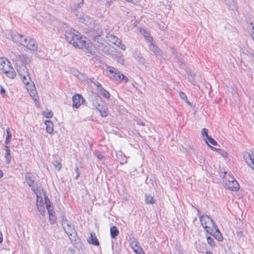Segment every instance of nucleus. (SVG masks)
<instances>
[{
    "label": "nucleus",
    "mask_w": 254,
    "mask_h": 254,
    "mask_svg": "<svg viewBox=\"0 0 254 254\" xmlns=\"http://www.w3.org/2000/svg\"><path fill=\"white\" fill-rule=\"evenodd\" d=\"M64 36L66 41L74 47L79 49H87L88 47L86 41L83 39L80 34L76 30L71 28L68 29L65 31Z\"/></svg>",
    "instance_id": "obj_1"
},
{
    "label": "nucleus",
    "mask_w": 254,
    "mask_h": 254,
    "mask_svg": "<svg viewBox=\"0 0 254 254\" xmlns=\"http://www.w3.org/2000/svg\"><path fill=\"white\" fill-rule=\"evenodd\" d=\"M83 3V1L82 0L80 2L78 3L77 5H74L73 7H72V9L74 14L76 15L77 18L81 20V21L85 24L87 26H88V29L92 27L93 24L96 22L94 20L91 18L87 15L84 14V13L79 12L77 10L76 8L77 7L80 6V4H82Z\"/></svg>",
    "instance_id": "obj_2"
},
{
    "label": "nucleus",
    "mask_w": 254,
    "mask_h": 254,
    "mask_svg": "<svg viewBox=\"0 0 254 254\" xmlns=\"http://www.w3.org/2000/svg\"><path fill=\"white\" fill-rule=\"evenodd\" d=\"M62 225L71 241H75L76 233L75 231L74 226L71 225L70 222L67 219L64 215L62 216Z\"/></svg>",
    "instance_id": "obj_3"
},
{
    "label": "nucleus",
    "mask_w": 254,
    "mask_h": 254,
    "mask_svg": "<svg viewBox=\"0 0 254 254\" xmlns=\"http://www.w3.org/2000/svg\"><path fill=\"white\" fill-rule=\"evenodd\" d=\"M199 219L201 226L205 229L206 231L209 234H212V232L214 231V228L216 227V225L213 220L207 215L201 216L200 217Z\"/></svg>",
    "instance_id": "obj_4"
},
{
    "label": "nucleus",
    "mask_w": 254,
    "mask_h": 254,
    "mask_svg": "<svg viewBox=\"0 0 254 254\" xmlns=\"http://www.w3.org/2000/svg\"><path fill=\"white\" fill-rule=\"evenodd\" d=\"M88 30L89 34L93 38L100 37L103 34L101 27L99 24H97L96 22L92 27L89 28Z\"/></svg>",
    "instance_id": "obj_5"
},
{
    "label": "nucleus",
    "mask_w": 254,
    "mask_h": 254,
    "mask_svg": "<svg viewBox=\"0 0 254 254\" xmlns=\"http://www.w3.org/2000/svg\"><path fill=\"white\" fill-rule=\"evenodd\" d=\"M224 181L226 182V185L227 188L232 190L236 191L239 189V185L236 180L231 176L229 178H225Z\"/></svg>",
    "instance_id": "obj_6"
},
{
    "label": "nucleus",
    "mask_w": 254,
    "mask_h": 254,
    "mask_svg": "<svg viewBox=\"0 0 254 254\" xmlns=\"http://www.w3.org/2000/svg\"><path fill=\"white\" fill-rule=\"evenodd\" d=\"M84 99L83 97L79 94L74 95L72 97V107L75 108H78L81 104L83 102Z\"/></svg>",
    "instance_id": "obj_7"
},
{
    "label": "nucleus",
    "mask_w": 254,
    "mask_h": 254,
    "mask_svg": "<svg viewBox=\"0 0 254 254\" xmlns=\"http://www.w3.org/2000/svg\"><path fill=\"white\" fill-rule=\"evenodd\" d=\"M152 37H150L148 39V41L149 42H151L149 45V50L152 51L156 56H162V52L161 50L157 46H156L152 42Z\"/></svg>",
    "instance_id": "obj_8"
},
{
    "label": "nucleus",
    "mask_w": 254,
    "mask_h": 254,
    "mask_svg": "<svg viewBox=\"0 0 254 254\" xmlns=\"http://www.w3.org/2000/svg\"><path fill=\"white\" fill-rule=\"evenodd\" d=\"M23 71V73H21V71H19V74L20 75L23 83L25 84H28L29 81L30 80L27 69L25 66H24L22 68Z\"/></svg>",
    "instance_id": "obj_9"
},
{
    "label": "nucleus",
    "mask_w": 254,
    "mask_h": 254,
    "mask_svg": "<svg viewBox=\"0 0 254 254\" xmlns=\"http://www.w3.org/2000/svg\"><path fill=\"white\" fill-rule=\"evenodd\" d=\"M26 180L28 186L31 188V190L34 192L35 194H37V191L38 190L35 188L34 181L31 177V174L27 173L25 175Z\"/></svg>",
    "instance_id": "obj_10"
},
{
    "label": "nucleus",
    "mask_w": 254,
    "mask_h": 254,
    "mask_svg": "<svg viewBox=\"0 0 254 254\" xmlns=\"http://www.w3.org/2000/svg\"><path fill=\"white\" fill-rule=\"evenodd\" d=\"M24 46L30 51H36L38 48V44L35 40L30 38V39H29L28 44H24Z\"/></svg>",
    "instance_id": "obj_11"
},
{
    "label": "nucleus",
    "mask_w": 254,
    "mask_h": 254,
    "mask_svg": "<svg viewBox=\"0 0 254 254\" xmlns=\"http://www.w3.org/2000/svg\"><path fill=\"white\" fill-rule=\"evenodd\" d=\"M11 65L10 62L6 59L0 58V70L4 71L5 70L9 69Z\"/></svg>",
    "instance_id": "obj_12"
},
{
    "label": "nucleus",
    "mask_w": 254,
    "mask_h": 254,
    "mask_svg": "<svg viewBox=\"0 0 254 254\" xmlns=\"http://www.w3.org/2000/svg\"><path fill=\"white\" fill-rule=\"evenodd\" d=\"M92 102L93 106L97 109L101 107L104 104L102 98L98 95H96L94 96L93 99H92Z\"/></svg>",
    "instance_id": "obj_13"
},
{
    "label": "nucleus",
    "mask_w": 254,
    "mask_h": 254,
    "mask_svg": "<svg viewBox=\"0 0 254 254\" xmlns=\"http://www.w3.org/2000/svg\"><path fill=\"white\" fill-rule=\"evenodd\" d=\"M24 38H25V37L23 36V35L20 34H18L17 33H13V34L11 35L12 40L14 42L16 43H19L21 45L22 43Z\"/></svg>",
    "instance_id": "obj_14"
},
{
    "label": "nucleus",
    "mask_w": 254,
    "mask_h": 254,
    "mask_svg": "<svg viewBox=\"0 0 254 254\" xmlns=\"http://www.w3.org/2000/svg\"><path fill=\"white\" fill-rule=\"evenodd\" d=\"M133 58L137 61V62L142 65H144L145 63V59L142 57L141 53L136 51L133 54Z\"/></svg>",
    "instance_id": "obj_15"
},
{
    "label": "nucleus",
    "mask_w": 254,
    "mask_h": 254,
    "mask_svg": "<svg viewBox=\"0 0 254 254\" xmlns=\"http://www.w3.org/2000/svg\"><path fill=\"white\" fill-rule=\"evenodd\" d=\"M211 235L214 236L215 238L218 241L221 242L223 241V238L221 233L219 230L216 226V228H214V231L212 232V234H210Z\"/></svg>",
    "instance_id": "obj_16"
},
{
    "label": "nucleus",
    "mask_w": 254,
    "mask_h": 254,
    "mask_svg": "<svg viewBox=\"0 0 254 254\" xmlns=\"http://www.w3.org/2000/svg\"><path fill=\"white\" fill-rule=\"evenodd\" d=\"M88 241L89 243L94 246H98L99 245V242L94 232H92L90 233V237L88 239Z\"/></svg>",
    "instance_id": "obj_17"
},
{
    "label": "nucleus",
    "mask_w": 254,
    "mask_h": 254,
    "mask_svg": "<svg viewBox=\"0 0 254 254\" xmlns=\"http://www.w3.org/2000/svg\"><path fill=\"white\" fill-rule=\"evenodd\" d=\"M106 71L107 72H109L112 74L113 78L114 79V76L117 75L119 71L117 68L111 66H107Z\"/></svg>",
    "instance_id": "obj_18"
},
{
    "label": "nucleus",
    "mask_w": 254,
    "mask_h": 254,
    "mask_svg": "<svg viewBox=\"0 0 254 254\" xmlns=\"http://www.w3.org/2000/svg\"><path fill=\"white\" fill-rule=\"evenodd\" d=\"M102 117H106L108 115V110L107 107L104 104L101 107L97 109Z\"/></svg>",
    "instance_id": "obj_19"
},
{
    "label": "nucleus",
    "mask_w": 254,
    "mask_h": 254,
    "mask_svg": "<svg viewBox=\"0 0 254 254\" xmlns=\"http://www.w3.org/2000/svg\"><path fill=\"white\" fill-rule=\"evenodd\" d=\"M19 59L24 63L29 64L32 60L31 56H29L26 54H22L19 57Z\"/></svg>",
    "instance_id": "obj_20"
},
{
    "label": "nucleus",
    "mask_w": 254,
    "mask_h": 254,
    "mask_svg": "<svg viewBox=\"0 0 254 254\" xmlns=\"http://www.w3.org/2000/svg\"><path fill=\"white\" fill-rule=\"evenodd\" d=\"M4 73H5L6 75L10 78H14L16 75L15 71H14L13 68L10 65L9 66V69H7V70H5L3 71Z\"/></svg>",
    "instance_id": "obj_21"
},
{
    "label": "nucleus",
    "mask_w": 254,
    "mask_h": 254,
    "mask_svg": "<svg viewBox=\"0 0 254 254\" xmlns=\"http://www.w3.org/2000/svg\"><path fill=\"white\" fill-rule=\"evenodd\" d=\"M45 124L46 126V131L49 134H51L53 132V123L49 120L46 121L45 122Z\"/></svg>",
    "instance_id": "obj_22"
},
{
    "label": "nucleus",
    "mask_w": 254,
    "mask_h": 254,
    "mask_svg": "<svg viewBox=\"0 0 254 254\" xmlns=\"http://www.w3.org/2000/svg\"><path fill=\"white\" fill-rule=\"evenodd\" d=\"M114 80L119 81H124L125 83H127L128 79L127 77L122 73L120 71L119 72L117 75L114 76Z\"/></svg>",
    "instance_id": "obj_23"
},
{
    "label": "nucleus",
    "mask_w": 254,
    "mask_h": 254,
    "mask_svg": "<svg viewBox=\"0 0 254 254\" xmlns=\"http://www.w3.org/2000/svg\"><path fill=\"white\" fill-rule=\"evenodd\" d=\"M119 234V231L116 226H113L110 228V235L112 239H116Z\"/></svg>",
    "instance_id": "obj_24"
},
{
    "label": "nucleus",
    "mask_w": 254,
    "mask_h": 254,
    "mask_svg": "<svg viewBox=\"0 0 254 254\" xmlns=\"http://www.w3.org/2000/svg\"><path fill=\"white\" fill-rule=\"evenodd\" d=\"M6 153L5 158L7 163L9 164L11 162V156L10 155V150L7 146H5Z\"/></svg>",
    "instance_id": "obj_25"
},
{
    "label": "nucleus",
    "mask_w": 254,
    "mask_h": 254,
    "mask_svg": "<svg viewBox=\"0 0 254 254\" xmlns=\"http://www.w3.org/2000/svg\"><path fill=\"white\" fill-rule=\"evenodd\" d=\"M48 214L49 215V220L50 223L52 224H54L56 223V221L57 219L55 212L53 211Z\"/></svg>",
    "instance_id": "obj_26"
},
{
    "label": "nucleus",
    "mask_w": 254,
    "mask_h": 254,
    "mask_svg": "<svg viewBox=\"0 0 254 254\" xmlns=\"http://www.w3.org/2000/svg\"><path fill=\"white\" fill-rule=\"evenodd\" d=\"M145 202L146 204H153L155 203L154 198L152 196L145 194Z\"/></svg>",
    "instance_id": "obj_27"
},
{
    "label": "nucleus",
    "mask_w": 254,
    "mask_h": 254,
    "mask_svg": "<svg viewBox=\"0 0 254 254\" xmlns=\"http://www.w3.org/2000/svg\"><path fill=\"white\" fill-rule=\"evenodd\" d=\"M100 93L105 98L109 99L110 97L109 92L105 90L104 88H101V90L99 91Z\"/></svg>",
    "instance_id": "obj_28"
},
{
    "label": "nucleus",
    "mask_w": 254,
    "mask_h": 254,
    "mask_svg": "<svg viewBox=\"0 0 254 254\" xmlns=\"http://www.w3.org/2000/svg\"><path fill=\"white\" fill-rule=\"evenodd\" d=\"M115 45L124 51H125L126 50V47L125 45L123 44L122 42V41L119 38L117 40L116 43L115 44Z\"/></svg>",
    "instance_id": "obj_29"
},
{
    "label": "nucleus",
    "mask_w": 254,
    "mask_h": 254,
    "mask_svg": "<svg viewBox=\"0 0 254 254\" xmlns=\"http://www.w3.org/2000/svg\"><path fill=\"white\" fill-rule=\"evenodd\" d=\"M206 239L208 244L211 247H214L216 246L215 243L214 241L213 238H211L210 236H206Z\"/></svg>",
    "instance_id": "obj_30"
},
{
    "label": "nucleus",
    "mask_w": 254,
    "mask_h": 254,
    "mask_svg": "<svg viewBox=\"0 0 254 254\" xmlns=\"http://www.w3.org/2000/svg\"><path fill=\"white\" fill-rule=\"evenodd\" d=\"M37 206L44 205V203L43 202L42 197H40L38 194V190L37 191Z\"/></svg>",
    "instance_id": "obj_31"
},
{
    "label": "nucleus",
    "mask_w": 254,
    "mask_h": 254,
    "mask_svg": "<svg viewBox=\"0 0 254 254\" xmlns=\"http://www.w3.org/2000/svg\"><path fill=\"white\" fill-rule=\"evenodd\" d=\"M6 133L7 135L5 140V143L6 144L8 143L10 141L11 138V134L8 128L6 129Z\"/></svg>",
    "instance_id": "obj_32"
},
{
    "label": "nucleus",
    "mask_w": 254,
    "mask_h": 254,
    "mask_svg": "<svg viewBox=\"0 0 254 254\" xmlns=\"http://www.w3.org/2000/svg\"><path fill=\"white\" fill-rule=\"evenodd\" d=\"M208 139V141L210 143L212 144L213 145L216 146L217 144V142L211 136H208L207 138ZM206 138H204V140H205L206 143L208 144V142L206 140Z\"/></svg>",
    "instance_id": "obj_33"
},
{
    "label": "nucleus",
    "mask_w": 254,
    "mask_h": 254,
    "mask_svg": "<svg viewBox=\"0 0 254 254\" xmlns=\"http://www.w3.org/2000/svg\"><path fill=\"white\" fill-rule=\"evenodd\" d=\"M133 249L134 250V252L136 254H144V252L140 247H138L137 246H135L133 248Z\"/></svg>",
    "instance_id": "obj_34"
},
{
    "label": "nucleus",
    "mask_w": 254,
    "mask_h": 254,
    "mask_svg": "<svg viewBox=\"0 0 254 254\" xmlns=\"http://www.w3.org/2000/svg\"><path fill=\"white\" fill-rule=\"evenodd\" d=\"M179 94H180V96L181 97V98L185 100L186 102L188 104H189L190 105H191V104L190 103V101L188 100V98H187V97L186 96V94L183 93V92H180L179 93Z\"/></svg>",
    "instance_id": "obj_35"
},
{
    "label": "nucleus",
    "mask_w": 254,
    "mask_h": 254,
    "mask_svg": "<svg viewBox=\"0 0 254 254\" xmlns=\"http://www.w3.org/2000/svg\"><path fill=\"white\" fill-rule=\"evenodd\" d=\"M109 41L115 44L116 43L117 40L118 39V38L116 36L110 35L108 37Z\"/></svg>",
    "instance_id": "obj_36"
},
{
    "label": "nucleus",
    "mask_w": 254,
    "mask_h": 254,
    "mask_svg": "<svg viewBox=\"0 0 254 254\" xmlns=\"http://www.w3.org/2000/svg\"><path fill=\"white\" fill-rule=\"evenodd\" d=\"M38 209L40 213L42 215L44 216L45 213V209L44 205L37 206Z\"/></svg>",
    "instance_id": "obj_37"
},
{
    "label": "nucleus",
    "mask_w": 254,
    "mask_h": 254,
    "mask_svg": "<svg viewBox=\"0 0 254 254\" xmlns=\"http://www.w3.org/2000/svg\"><path fill=\"white\" fill-rule=\"evenodd\" d=\"M43 115L47 118H51L53 117V114L51 111H48L43 113Z\"/></svg>",
    "instance_id": "obj_38"
},
{
    "label": "nucleus",
    "mask_w": 254,
    "mask_h": 254,
    "mask_svg": "<svg viewBox=\"0 0 254 254\" xmlns=\"http://www.w3.org/2000/svg\"><path fill=\"white\" fill-rule=\"evenodd\" d=\"M54 166L59 170L62 168V165L61 163L56 161L53 162Z\"/></svg>",
    "instance_id": "obj_39"
},
{
    "label": "nucleus",
    "mask_w": 254,
    "mask_h": 254,
    "mask_svg": "<svg viewBox=\"0 0 254 254\" xmlns=\"http://www.w3.org/2000/svg\"><path fill=\"white\" fill-rule=\"evenodd\" d=\"M73 74L76 77H77L79 79L81 78L85 75L84 74L79 72L78 71H75V73H74Z\"/></svg>",
    "instance_id": "obj_40"
},
{
    "label": "nucleus",
    "mask_w": 254,
    "mask_h": 254,
    "mask_svg": "<svg viewBox=\"0 0 254 254\" xmlns=\"http://www.w3.org/2000/svg\"><path fill=\"white\" fill-rule=\"evenodd\" d=\"M201 134L203 136H205L206 138L208 137V136H209L208 135V129H206V128H203L201 129Z\"/></svg>",
    "instance_id": "obj_41"
},
{
    "label": "nucleus",
    "mask_w": 254,
    "mask_h": 254,
    "mask_svg": "<svg viewBox=\"0 0 254 254\" xmlns=\"http://www.w3.org/2000/svg\"><path fill=\"white\" fill-rule=\"evenodd\" d=\"M94 85L96 86L97 89L98 90V91H100L101 90V88H103L101 84L99 83L98 81H96V82H95Z\"/></svg>",
    "instance_id": "obj_42"
},
{
    "label": "nucleus",
    "mask_w": 254,
    "mask_h": 254,
    "mask_svg": "<svg viewBox=\"0 0 254 254\" xmlns=\"http://www.w3.org/2000/svg\"><path fill=\"white\" fill-rule=\"evenodd\" d=\"M45 204H46V207L48 205H51V203L49 199L48 198V197L47 195L45 196Z\"/></svg>",
    "instance_id": "obj_43"
},
{
    "label": "nucleus",
    "mask_w": 254,
    "mask_h": 254,
    "mask_svg": "<svg viewBox=\"0 0 254 254\" xmlns=\"http://www.w3.org/2000/svg\"><path fill=\"white\" fill-rule=\"evenodd\" d=\"M75 171L76 173V175L74 179L75 180H77L80 175V171L78 167H76V168L75 169Z\"/></svg>",
    "instance_id": "obj_44"
},
{
    "label": "nucleus",
    "mask_w": 254,
    "mask_h": 254,
    "mask_svg": "<svg viewBox=\"0 0 254 254\" xmlns=\"http://www.w3.org/2000/svg\"><path fill=\"white\" fill-rule=\"evenodd\" d=\"M47 211L48 212V213H51V212H52L54 211V209H53V206H52V204L50 205H48L47 207Z\"/></svg>",
    "instance_id": "obj_45"
},
{
    "label": "nucleus",
    "mask_w": 254,
    "mask_h": 254,
    "mask_svg": "<svg viewBox=\"0 0 254 254\" xmlns=\"http://www.w3.org/2000/svg\"><path fill=\"white\" fill-rule=\"evenodd\" d=\"M29 39H30V37H25V38L23 39V41L22 42V43L21 44V45H23L24 46V44L25 43L28 44Z\"/></svg>",
    "instance_id": "obj_46"
},
{
    "label": "nucleus",
    "mask_w": 254,
    "mask_h": 254,
    "mask_svg": "<svg viewBox=\"0 0 254 254\" xmlns=\"http://www.w3.org/2000/svg\"><path fill=\"white\" fill-rule=\"evenodd\" d=\"M226 1H228L227 2V4L229 5L230 7H231V6H233V5H234L233 0H226Z\"/></svg>",
    "instance_id": "obj_47"
},
{
    "label": "nucleus",
    "mask_w": 254,
    "mask_h": 254,
    "mask_svg": "<svg viewBox=\"0 0 254 254\" xmlns=\"http://www.w3.org/2000/svg\"><path fill=\"white\" fill-rule=\"evenodd\" d=\"M96 156L100 160H102L104 158V156L101 153H96Z\"/></svg>",
    "instance_id": "obj_48"
},
{
    "label": "nucleus",
    "mask_w": 254,
    "mask_h": 254,
    "mask_svg": "<svg viewBox=\"0 0 254 254\" xmlns=\"http://www.w3.org/2000/svg\"><path fill=\"white\" fill-rule=\"evenodd\" d=\"M0 88H1L0 89V94L3 97L5 96V89L2 86H0Z\"/></svg>",
    "instance_id": "obj_49"
},
{
    "label": "nucleus",
    "mask_w": 254,
    "mask_h": 254,
    "mask_svg": "<svg viewBox=\"0 0 254 254\" xmlns=\"http://www.w3.org/2000/svg\"><path fill=\"white\" fill-rule=\"evenodd\" d=\"M74 251L71 248H69L67 251V254H74Z\"/></svg>",
    "instance_id": "obj_50"
},
{
    "label": "nucleus",
    "mask_w": 254,
    "mask_h": 254,
    "mask_svg": "<svg viewBox=\"0 0 254 254\" xmlns=\"http://www.w3.org/2000/svg\"><path fill=\"white\" fill-rule=\"evenodd\" d=\"M244 158L245 159H250V160H252V157H251V156L250 154H248L247 155H245L244 156Z\"/></svg>",
    "instance_id": "obj_51"
},
{
    "label": "nucleus",
    "mask_w": 254,
    "mask_h": 254,
    "mask_svg": "<svg viewBox=\"0 0 254 254\" xmlns=\"http://www.w3.org/2000/svg\"><path fill=\"white\" fill-rule=\"evenodd\" d=\"M3 241V237L2 233L0 232V243H2Z\"/></svg>",
    "instance_id": "obj_52"
},
{
    "label": "nucleus",
    "mask_w": 254,
    "mask_h": 254,
    "mask_svg": "<svg viewBox=\"0 0 254 254\" xmlns=\"http://www.w3.org/2000/svg\"><path fill=\"white\" fill-rule=\"evenodd\" d=\"M90 81L92 82L93 83H94V84H95V82H96V80H95V78H91L90 79Z\"/></svg>",
    "instance_id": "obj_53"
},
{
    "label": "nucleus",
    "mask_w": 254,
    "mask_h": 254,
    "mask_svg": "<svg viewBox=\"0 0 254 254\" xmlns=\"http://www.w3.org/2000/svg\"><path fill=\"white\" fill-rule=\"evenodd\" d=\"M252 162L253 164V166L252 167V169H254V158L253 159H252Z\"/></svg>",
    "instance_id": "obj_54"
},
{
    "label": "nucleus",
    "mask_w": 254,
    "mask_h": 254,
    "mask_svg": "<svg viewBox=\"0 0 254 254\" xmlns=\"http://www.w3.org/2000/svg\"><path fill=\"white\" fill-rule=\"evenodd\" d=\"M3 176V173L1 170H0V178Z\"/></svg>",
    "instance_id": "obj_55"
},
{
    "label": "nucleus",
    "mask_w": 254,
    "mask_h": 254,
    "mask_svg": "<svg viewBox=\"0 0 254 254\" xmlns=\"http://www.w3.org/2000/svg\"><path fill=\"white\" fill-rule=\"evenodd\" d=\"M243 235V232L242 231H240L238 232V236H242Z\"/></svg>",
    "instance_id": "obj_56"
},
{
    "label": "nucleus",
    "mask_w": 254,
    "mask_h": 254,
    "mask_svg": "<svg viewBox=\"0 0 254 254\" xmlns=\"http://www.w3.org/2000/svg\"><path fill=\"white\" fill-rule=\"evenodd\" d=\"M179 61L180 62L181 64H183L184 63V60L183 59L180 60Z\"/></svg>",
    "instance_id": "obj_57"
},
{
    "label": "nucleus",
    "mask_w": 254,
    "mask_h": 254,
    "mask_svg": "<svg viewBox=\"0 0 254 254\" xmlns=\"http://www.w3.org/2000/svg\"><path fill=\"white\" fill-rule=\"evenodd\" d=\"M206 254H213V253L210 252H207Z\"/></svg>",
    "instance_id": "obj_58"
},
{
    "label": "nucleus",
    "mask_w": 254,
    "mask_h": 254,
    "mask_svg": "<svg viewBox=\"0 0 254 254\" xmlns=\"http://www.w3.org/2000/svg\"><path fill=\"white\" fill-rule=\"evenodd\" d=\"M196 209L197 210V212H198V213H199V210H198V209H197V208H196ZM198 215H199V214H198Z\"/></svg>",
    "instance_id": "obj_59"
},
{
    "label": "nucleus",
    "mask_w": 254,
    "mask_h": 254,
    "mask_svg": "<svg viewBox=\"0 0 254 254\" xmlns=\"http://www.w3.org/2000/svg\"><path fill=\"white\" fill-rule=\"evenodd\" d=\"M227 154V152H225V153H224V155H226Z\"/></svg>",
    "instance_id": "obj_60"
},
{
    "label": "nucleus",
    "mask_w": 254,
    "mask_h": 254,
    "mask_svg": "<svg viewBox=\"0 0 254 254\" xmlns=\"http://www.w3.org/2000/svg\"><path fill=\"white\" fill-rule=\"evenodd\" d=\"M146 34H147V35H145L146 36H147V35H149V34L148 33H146Z\"/></svg>",
    "instance_id": "obj_61"
},
{
    "label": "nucleus",
    "mask_w": 254,
    "mask_h": 254,
    "mask_svg": "<svg viewBox=\"0 0 254 254\" xmlns=\"http://www.w3.org/2000/svg\"><path fill=\"white\" fill-rule=\"evenodd\" d=\"M211 147L212 149H214V148L213 147L211 146Z\"/></svg>",
    "instance_id": "obj_62"
},
{
    "label": "nucleus",
    "mask_w": 254,
    "mask_h": 254,
    "mask_svg": "<svg viewBox=\"0 0 254 254\" xmlns=\"http://www.w3.org/2000/svg\"><path fill=\"white\" fill-rule=\"evenodd\" d=\"M253 170H254V168L253 169Z\"/></svg>",
    "instance_id": "obj_63"
}]
</instances>
